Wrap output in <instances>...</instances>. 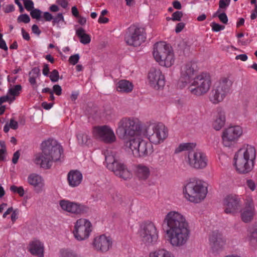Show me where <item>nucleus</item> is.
<instances>
[{"label":"nucleus","mask_w":257,"mask_h":257,"mask_svg":"<svg viewBox=\"0 0 257 257\" xmlns=\"http://www.w3.org/2000/svg\"><path fill=\"white\" fill-rule=\"evenodd\" d=\"M146 38L144 29L135 25H131L127 29L124 36L126 43L134 47L140 46L145 41Z\"/></svg>","instance_id":"obj_11"},{"label":"nucleus","mask_w":257,"mask_h":257,"mask_svg":"<svg viewBox=\"0 0 257 257\" xmlns=\"http://www.w3.org/2000/svg\"><path fill=\"white\" fill-rule=\"evenodd\" d=\"M163 229L165 237L174 247L185 245L190 236L191 230L189 226H165Z\"/></svg>","instance_id":"obj_3"},{"label":"nucleus","mask_w":257,"mask_h":257,"mask_svg":"<svg viewBox=\"0 0 257 257\" xmlns=\"http://www.w3.org/2000/svg\"><path fill=\"white\" fill-rule=\"evenodd\" d=\"M62 88L59 85H54L53 87V91H52L53 93H55L57 95H60L62 93Z\"/></svg>","instance_id":"obj_53"},{"label":"nucleus","mask_w":257,"mask_h":257,"mask_svg":"<svg viewBox=\"0 0 257 257\" xmlns=\"http://www.w3.org/2000/svg\"><path fill=\"white\" fill-rule=\"evenodd\" d=\"M242 128L239 125L231 126L224 130L222 136L224 145L229 147L242 135Z\"/></svg>","instance_id":"obj_17"},{"label":"nucleus","mask_w":257,"mask_h":257,"mask_svg":"<svg viewBox=\"0 0 257 257\" xmlns=\"http://www.w3.org/2000/svg\"><path fill=\"white\" fill-rule=\"evenodd\" d=\"M59 206L61 210L75 215L86 213L89 210L88 207L83 204L65 199L59 201Z\"/></svg>","instance_id":"obj_13"},{"label":"nucleus","mask_w":257,"mask_h":257,"mask_svg":"<svg viewBox=\"0 0 257 257\" xmlns=\"http://www.w3.org/2000/svg\"><path fill=\"white\" fill-rule=\"evenodd\" d=\"M40 76V71L37 69H33L29 73V82L34 89H36L38 87L36 79L39 77Z\"/></svg>","instance_id":"obj_35"},{"label":"nucleus","mask_w":257,"mask_h":257,"mask_svg":"<svg viewBox=\"0 0 257 257\" xmlns=\"http://www.w3.org/2000/svg\"><path fill=\"white\" fill-rule=\"evenodd\" d=\"M60 22H64V18L62 13L58 14L55 18H53L52 21L54 26L58 25Z\"/></svg>","instance_id":"obj_44"},{"label":"nucleus","mask_w":257,"mask_h":257,"mask_svg":"<svg viewBox=\"0 0 257 257\" xmlns=\"http://www.w3.org/2000/svg\"><path fill=\"white\" fill-rule=\"evenodd\" d=\"M182 16L183 14L181 12L176 11L172 14L171 20H172L174 21H180L181 19Z\"/></svg>","instance_id":"obj_49"},{"label":"nucleus","mask_w":257,"mask_h":257,"mask_svg":"<svg viewBox=\"0 0 257 257\" xmlns=\"http://www.w3.org/2000/svg\"><path fill=\"white\" fill-rule=\"evenodd\" d=\"M92 245L97 251L105 252L112 247V240L110 236L103 234L94 237Z\"/></svg>","instance_id":"obj_20"},{"label":"nucleus","mask_w":257,"mask_h":257,"mask_svg":"<svg viewBox=\"0 0 257 257\" xmlns=\"http://www.w3.org/2000/svg\"><path fill=\"white\" fill-rule=\"evenodd\" d=\"M219 6L220 9H226L229 5L224 0H220L219 3Z\"/></svg>","instance_id":"obj_64"},{"label":"nucleus","mask_w":257,"mask_h":257,"mask_svg":"<svg viewBox=\"0 0 257 257\" xmlns=\"http://www.w3.org/2000/svg\"><path fill=\"white\" fill-rule=\"evenodd\" d=\"M233 82L229 77H222L214 84L209 96L213 104L222 102L230 93Z\"/></svg>","instance_id":"obj_5"},{"label":"nucleus","mask_w":257,"mask_h":257,"mask_svg":"<svg viewBox=\"0 0 257 257\" xmlns=\"http://www.w3.org/2000/svg\"><path fill=\"white\" fill-rule=\"evenodd\" d=\"M211 84L210 75L206 72H202L194 77L191 83L188 85V91L192 95L201 96L209 91Z\"/></svg>","instance_id":"obj_10"},{"label":"nucleus","mask_w":257,"mask_h":257,"mask_svg":"<svg viewBox=\"0 0 257 257\" xmlns=\"http://www.w3.org/2000/svg\"><path fill=\"white\" fill-rule=\"evenodd\" d=\"M153 54L156 61L162 66L170 67L174 63L173 49L165 42H159L154 45Z\"/></svg>","instance_id":"obj_6"},{"label":"nucleus","mask_w":257,"mask_h":257,"mask_svg":"<svg viewBox=\"0 0 257 257\" xmlns=\"http://www.w3.org/2000/svg\"><path fill=\"white\" fill-rule=\"evenodd\" d=\"M142 241L147 246L155 244L158 238L156 226H144L139 231Z\"/></svg>","instance_id":"obj_16"},{"label":"nucleus","mask_w":257,"mask_h":257,"mask_svg":"<svg viewBox=\"0 0 257 257\" xmlns=\"http://www.w3.org/2000/svg\"><path fill=\"white\" fill-rule=\"evenodd\" d=\"M11 128L16 130L18 127V123L17 121L15 120L14 119H11L10 122L8 123Z\"/></svg>","instance_id":"obj_55"},{"label":"nucleus","mask_w":257,"mask_h":257,"mask_svg":"<svg viewBox=\"0 0 257 257\" xmlns=\"http://www.w3.org/2000/svg\"><path fill=\"white\" fill-rule=\"evenodd\" d=\"M24 2L25 9L28 11H32L34 8V3L31 0H22Z\"/></svg>","instance_id":"obj_47"},{"label":"nucleus","mask_w":257,"mask_h":257,"mask_svg":"<svg viewBox=\"0 0 257 257\" xmlns=\"http://www.w3.org/2000/svg\"><path fill=\"white\" fill-rule=\"evenodd\" d=\"M76 34L80 39V42L84 45L87 44L90 42L91 38L90 36L87 34L85 30L80 28L76 30Z\"/></svg>","instance_id":"obj_34"},{"label":"nucleus","mask_w":257,"mask_h":257,"mask_svg":"<svg viewBox=\"0 0 257 257\" xmlns=\"http://www.w3.org/2000/svg\"><path fill=\"white\" fill-rule=\"evenodd\" d=\"M32 31L33 33L39 35L41 32L37 25H33L32 27Z\"/></svg>","instance_id":"obj_59"},{"label":"nucleus","mask_w":257,"mask_h":257,"mask_svg":"<svg viewBox=\"0 0 257 257\" xmlns=\"http://www.w3.org/2000/svg\"><path fill=\"white\" fill-rule=\"evenodd\" d=\"M79 55L78 54H75L71 56L69 59V62L72 65H75L79 61Z\"/></svg>","instance_id":"obj_51"},{"label":"nucleus","mask_w":257,"mask_h":257,"mask_svg":"<svg viewBox=\"0 0 257 257\" xmlns=\"http://www.w3.org/2000/svg\"><path fill=\"white\" fill-rule=\"evenodd\" d=\"M248 57L246 54H240L236 56V60H240L242 61H245L247 60Z\"/></svg>","instance_id":"obj_62"},{"label":"nucleus","mask_w":257,"mask_h":257,"mask_svg":"<svg viewBox=\"0 0 257 257\" xmlns=\"http://www.w3.org/2000/svg\"><path fill=\"white\" fill-rule=\"evenodd\" d=\"M43 18L45 19L46 21H51L53 20V16L49 12H46L43 14Z\"/></svg>","instance_id":"obj_56"},{"label":"nucleus","mask_w":257,"mask_h":257,"mask_svg":"<svg viewBox=\"0 0 257 257\" xmlns=\"http://www.w3.org/2000/svg\"><path fill=\"white\" fill-rule=\"evenodd\" d=\"M77 138L79 144L81 145H87L90 142V137L86 133L79 134Z\"/></svg>","instance_id":"obj_38"},{"label":"nucleus","mask_w":257,"mask_h":257,"mask_svg":"<svg viewBox=\"0 0 257 257\" xmlns=\"http://www.w3.org/2000/svg\"><path fill=\"white\" fill-rule=\"evenodd\" d=\"M164 223L167 225H187L188 222L185 216L177 211H170L165 215Z\"/></svg>","instance_id":"obj_22"},{"label":"nucleus","mask_w":257,"mask_h":257,"mask_svg":"<svg viewBox=\"0 0 257 257\" xmlns=\"http://www.w3.org/2000/svg\"><path fill=\"white\" fill-rule=\"evenodd\" d=\"M246 240L252 249L257 248V226H248Z\"/></svg>","instance_id":"obj_30"},{"label":"nucleus","mask_w":257,"mask_h":257,"mask_svg":"<svg viewBox=\"0 0 257 257\" xmlns=\"http://www.w3.org/2000/svg\"><path fill=\"white\" fill-rule=\"evenodd\" d=\"M51 81L53 82H56L59 80V74L58 71L54 69L49 75Z\"/></svg>","instance_id":"obj_43"},{"label":"nucleus","mask_w":257,"mask_h":257,"mask_svg":"<svg viewBox=\"0 0 257 257\" xmlns=\"http://www.w3.org/2000/svg\"><path fill=\"white\" fill-rule=\"evenodd\" d=\"M144 133L150 142L155 145L163 143L168 136L167 128L160 122L148 123Z\"/></svg>","instance_id":"obj_8"},{"label":"nucleus","mask_w":257,"mask_h":257,"mask_svg":"<svg viewBox=\"0 0 257 257\" xmlns=\"http://www.w3.org/2000/svg\"><path fill=\"white\" fill-rule=\"evenodd\" d=\"M27 181L28 183L34 188L36 192L41 193L44 190L45 181L41 175L32 173L28 176Z\"/></svg>","instance_id":"obj_25"},{"label":"nucleus","mask_w":257,"mask_h":257,"mask_svg":"<svg viewBox=\"0 0 257 257\" xmlns=\"http://www.w3.org/2000/svg\"><path fill=\"white\" fill-rule=\"evenodd\" d=\"M150 257H175V256L167 250L160 249L150 253Z\"/></svg>","instance_id":"obj_37"},{"label":"nucleus","mask_w":257,"mask_h":257,"mask_svg":"<svg viewBox=\"0 0 257 257\" xmlns=\"http://www.w3.org/2000/svg\"><path fill=\"white\" fill-rule=\"evenodd\" d=\"M208 158L206 154L202 151L196 150L189 151L186 162L191 168L202 170L208 165Z\"/></svg>","instance_id":"obj_12"},{"label":"nucleus","mask_w":257,"mask_h":257,"mask_svg":"<svg viewBox=\"0 0 257 257\" xmlns=\"http://www.w3.org/2000/svg\"><path fill=\"white\" fill-rule=\"evenodd\" d=\"M185 25L183 23H178L176 27L175 32L177 33L180 32L184 28Z\"/></svg>","instance_id":"obj_58"},{"label":"nucleus","mask_w":257,"mask_h":257,"mask_svg":"<svg viewBox=\"0 0 257 257\" xmlns=\"http://www.w3.org/2000/svg\"><path fill=\"white\" fill-rule=\"evenodd\" d=\"M43 74L45 76H48L49 73V68L48 64H45L42 70Z\"/></svg>","instance_id":"obj_60"},{"label":"nucleus","mask_w":257,"mask_h":257,"mask_svg":"<svg viewBox=\"0 0 257 257\" xmlns=\"http://www.w3.org/2000/svg\"><path fill=\"white\" fill-rule=\"evenodd\" d=\"M149 85L155 89L163 88L165 85V78L160 69H151L148 75Z\"/></svg>","instance_id":"obj_19"},{"label":"nucleus","mask_w":257,"mask_h":257,"mask_svg":"<svg viewBox=\"0 0 257 257\" xmlns=\"http://www.w3.org/2000/svg\"><path fill=\"white\" fill-rule=\"evenodd\" d=\"M195 73L194 68L191 64H187L182 68L179 80L182 83L181 85L182 87L185 86L186 84L189 85L191 83L192 81L196 76Z\"/></svg>","instance_id":"obj_23"},{"label":"nucleus","mask_w":257,"mask_h":257,"mask_svg":"<svg viewBox=\"0 0 257 257\" xmlns=\"http://www.w3.org/2000/svg\"><path fill=\"white\" fill-rule=\"evenodd\" d=\"M211 250L218 253L222 251L226 244V240L218 230L212 231L209 237Z\"/></svg>","instance_id":"obj_21"},{"label":"nucleus","mask_w":257,"mask_h":257,"mask_svg":"<svg viewBox=\"0 0 257 257\" xmlns=\"http://www.w3.org/2000/svg\"><path fill=\"white\" fill-rule=\"evenodd\" d=\"M42 152L37 154L34 162L41 168L48 169L53 163L60 160L63 153L61 146L54 139H48L41 144Z\"/></svg>","instance_id":"obj_1"},{"label":"nucleus","mask_w":257,"mask_h":257,"mask_svg":"<svg viewBox=\"0 0 257 257\" xmlns=\"http://www.w3.org/2000/svg\"><path fill=\"white\" fill-rule=\"evenodd\" d=\"M142 130L141 121L136 117H124L119 120L116 134L121 137L134 138L140 136Z\"/></svg>","instance_id":"obj_7"},{"label":"nucleus","mask_w":257,"mask_h":257,"mask_svg":"<svg viewBox=\"0 0 257 257\" xmlns=\"http://www.w3.org/2000/svg\"><path fill=\"white\" fill-rule=\"evenodd\" d=\"M210 25L212 28V30L216 32L223 30L225 28L224 26L221 25L215 22L211 23Z\"/></svg>","instance_id":"obj_45"},{"label":"nucleus","mask_w":257,"mask_h":257,"mask_svg":"<svg viewBox=\"0 0 257 257\" xmlns=\"http://www.w3.org/2000/svg\"><path fill=\"white\" fill-rule=\"evenodd\" d=\"M256 152L254 147L246 145L240 148L234 157V165L240 174H247L251 171L254 166Z\"/></svg>","instance_id":"obj_2"},{"label":"nucleus","mask_w":257,"mask_h":257,"mask_svg":"<svg viewBox=\"0 0 257 257\" xmlns=\"http://www.w3.org/2000/svg\"><path fill=\"white\" fill-rule=\"evenodd\" d=\"M19 157H20V153H19V152L18 151H16L14 154V155H13V159H12L13 163L14 164H15L17 163Z\"/></svg>","instance_id":"obj_61"},{"label":"nucleus","mask_w":257,"mask_h":257,"mask_svg":"<svg viewBox=\"0 0 257 257\" xmlns=\"http://www.w3.org/2000/svg\"><path fill=\"white\" fill-rule=\"evenodd\" d=\"M255 215V210L253 199L248 195L244 199V206L240 210V218L242 221L247 223L251 221Z\"/></svg>","instance_id":"obj_18"},{"label":"nucleus","mask_w":257,"mask_h":257,"mask_svg":"<svg viewBox=\"0 0 257 257\" xmlns=\"http://www.w3.org/2000/svg\"><path fill=\"white\" fill-rule=\"evenodd\" d=\"M152 152L151 144L143 140L141 141L140 150H135L134 157L136 158H145L149 155Z\"/></svg>","instance_id":"obj_29"},{"label":"nucleus","mask_w":257,"mask_h":257,"mask_svg":"<svg viewBox=\"0 0 257 257\" xmlns=\"http://www.w3.org/2000/svg\"><path fill=\"white\" fill-rule=\"evenodd\" d=\"M75 225H91V223L88 219L81 218L76 221Z\"/></svg>","instance_id":"obj_52"},{"label":"nucleus","mask_w":257,"mask_h":257,"mask_svg":"<svg viewBox=\"0 0 257 257\" xmlns=\"http://www.w3.org/2000/svg\"><path fill=\"white\" fill-rule=\"evenodd\" d=\"M21 32L23 39L27 41H29L30 39L29 33L26 32L23 28H22Z\"/></svg>","instance_id":"obj_63"},{"label":"nucleus","mask_w":257,"mask_h":257,"mask_svg":"<svg viewBox=\"0 0 257 257\" xmlns=\"http://www.w3.org/2000/svg\"><path fill=\"white\" fill-rule=\"evenodd\" d=\"M246 186L247 188L251 191H255L257 187V184L254 181L251 179H248L246 182Z\"/></svg>","instance_id":"obj_42"},{"label":"nucleus","mask_w":257,"mask_h":257,"mask_svg":"<svg viewBox=\"0 0 257 257\" xmlns=\"http://www.w3.org/2000/svg\"><path fill=\"white\" fill-rule=\"evenodd\" d=\"M67 180L69 186L75 188L81 184L83 180V175L80 171L72 170L68 172Z\"/></svg>","instance_id":"obj_27"},{"label":"nucleus","mask_w":257,"mask_h":257,"mask_svg":"<svg viewBox=\"0 0 257 257\" xmlns=\"http://www.w3.org/2000/svg\"><path fill=\"white\" fill-rule=\"evenodd\" d=\"M92 226H75L73 233L75 238L78 241L88 238L92 230Z\"/></svg>","instance_id":"obj_26"},{"label":"nucleus","mask_w":257,"mask_h":257,"mask_svg":"<svg viewBox=\"0 0 257 257\" xmlns=\"http://www.w3.org/2000/svg\"><path fill=\"white\" fill-rule=\"evenodd\" d=\"M241 204V198L239 195L232 194L228 195L223 201L224 212L228 214H234L238 211Z\"/></svg>","instance_id":"obj_15"},{"label":"nucleus","mask_w":257,"mask_h":257,"mask_svg":"<svg viewBox=\"0 0 257 257\" xmlns=\"http://www.w3.org/2000/svg\"><path fill=\"white\" fill-rule=\"evenodd\" d=\"M226 121L225 110L221 107H217L214 112L212 126L216 131H219L224 125Z\"/></svg>","instance_id":"obj_24"},{"label":"nucleus","mask_w":257,"mask_h":257,"mask_svg":"<svg viewBox=\"0 0 257 257\" xmlns=\"http://www.w3.org/2000/svg\"><path fill=\"white\" fill-rule=\"evenodd\" d=\"M29 250L31 254L39 257L44 256V246L42 242L38 240L31 241L29 244Z\"/></svg>","instance_id":"obj_32"},{"label":"nucleus","mask_w":257,"mask_h":257,"mask_svg":"<svg viewBox=\"0 0 257 257\" xmlns=\"http://www.w3.org/2000/svg\"><path fill=\"white\" fill-rule=\"evenodd\" d=\"M15 99V97H11L10 95H5L0 97V105L7 101H13Z\"/></svg>","instance_id":"obj_50"},{"label":"nucleus","mask_w":257,"mask_h":257,"mask_svg":"<svg viewBox=\"0 0 257 257\" xmlns=\"http://www.w3.org/2000/svg\"><path fill=\"white\" fill-rule=\"evenodd\" d=\"M150 169L149 166L144 164H138L134 169L135 176L141 181H145L150 175Z\"/></svg>","instance_id":"obj_28"},{"label":"nucleus","mask_w":257,"mask_h":257,"mask_svg":"<svg viewBox=\"0 0 257 257\" xmlns=\"http://www.w3.org/2000/svg\"><path fill=\"white\" fill-rule=\"evenodd\" d=\"M30 14L32 18L35 19H39L41 17L42 12L38 9H33L30 11Z\"/></svg>","instance_id":"obj_48"},{"label":"nucleus","mask_w":257,"mask_h":257,"mask_svg":"<svg viewBox=\"0 0 257 257\" xmlns=\"http://www.w3.org/2000/svg\"><path fill=\"white\" fill-rule=\"evenodd\" d=\"M196 146V144L194 143H181L176 148L175 153L177 154L183 151H190L194 149Z\"/></svg>","instance_id":"obj_36"},{"label":"nucleus","mask_w":257,"mask_h":257,"mask_svg":"<svg viewBox=\"0 0 257 257\" xmlns=\"http://www.w3.org/2000/svg\"><path fill=\"white\" fill-rule=\"evenodd\" d=\"M10 190L13 193L18 194L21 197L23 196L25 194V191L22 186L18 187L12 185L10 187Z\"/></svg>","instance_id":"obj_41"},{"label":"nucleus","mask_w":257,"mask_h":257,"mask_svg":"<svg viewBox=\"0 0 257 257\" xmlns=\"http://www.w3.org/2000/svg\"><path fill=\"white\" fill-rule=\"evenodd\" d=\"M208 192L207 188L200 181L191 179L183 188V194L188 201L198 203L203 201Z\"/></svg>","instance_id":"obj_4"},{"label":"nucleus","mask_w":257,"mask_h":257,"mask_svg":"<svg viewBox=\"0 0 257 257\" xmlns=\"http://www.w3.org/2000/svg\"><path fill=\"white\" fill-rule=\"evenodd\" d=\"M105 163L107 168L112 171L116 176L125 180L132 178V172L118 160L115 153L107 152L105 155Z\"/></svg>","instance_id":"obj_9"},{"label":"nucleus","mask_w":257,"mask_h":257,"mask_svg":"<svg viewBox=\"0 0 257 257\" xmlns=\"http://www.w3.org/2000/svg\"><path fill=\"white\" fill-rule=\"evenodd\" d=\"M92 133L95 138L105 143L111 144L116 140V137L113 130L107 125L93 127Z\"/></svg>","instance_id":"obj_14"},{"label":"nucleus","mask_w":257,"mask_h":257,"mask_svg":"<svg viewBox=\"0 0 257 257\" xmlns=\"http://www.w3.org/2000/svg\"><path fill=\"white\" fill-rule=\"evenodd\" d=\"M17 20L19 23H28L30 21V19L27 14H22L18 17Z\"/></svg>","instance_id":"obj_46"},{"label":"nucleus","mask_w":257,"mask_h":257,"mask_svg":"<svg viewBox=\"0 0 257 257\" xmlns=\"http://www.w3.org/2000/svg\"><path fill=\"white\" fill-rule=\"evenodd\" d=\"M220 21L223 24H226L228 22V18L225 13H222L218 15Z\"/></svg>","instance_id":"obj_54"},{"label":"nucleus","mask_w":257,"mask_h":257,"mask_svg":"<svg viewBox=\"0 0 257 257\" xmlns=\"http://www.w3.org/2000/svg\"><path fill=\"white\" fill-rule=\"evenodd\" d=\"M22 90V86L20 84H18L13 86H11L9 88L8 94L11 97H15L16 96H18Z\"/></svg>","instance_id":"obj_39"},{"label":"nucleus","mask_w":257,"mask_h":257,"mask_svg":"<svg viewBox=\"0 0 257 257\" xmlns=\"http://www.w3.org/2000/svg\"><path fill=\"white\" fill-rule=\"evenodd\" d=\"M134 88L132 82L126 80H119L116 84V89L118 92L127 93L131 92Z\"/></svg>","instance_id":"obj_33"},{"label":"nucleus","mask_w":257,"mask_h":257,"mask_svg":"<svg viewBox=\"0 0 257 257\" xmlns=\"http://www.w3.org/2000/svg\"><path fill=\"white\" fill-rule=\"evenodd\" d=\"M60 254L61 257H80L75 252L68 249H61Z\"/></svg>","instance_id":"obj_40"},{"label":"nucleus","mask_w":257,"mask_h":257,"mask_svg":"<svg viewBox=\"0 0 257 257\" xmlns=\"http://www.w3.org/2000/svg\"><path fill=\"white\" fill-rule=\"evenodd\" d=\"M143 139H141L139 136L134 138H130L128 140L125 142V149L129 153L134 156L135 150H140L141 141Z\"/></svg>","instance_id":"obj_31"},{"label":"nucleus","mask_w":257,"mask_h":257,"mask_svg":"<svg viewBox=\"0 0 257 257\" xmlns=\"http://www.w3.org/2000/svg\"><path fill=\"white\" fill-rule=\"evenodd\" d=\"M54 103H47V102H43L42 103V106L46 110H49L51 109L53 106Z\"/></svg>","instance_id":"obj_57"}]
</instances>
